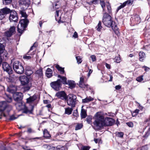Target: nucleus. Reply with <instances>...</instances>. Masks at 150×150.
Here are the masks:
<instances>
[{
	"label": "nucleus",
	"instance_id": "obj_1",
	"mask_svg": "<svg viewBox=\"0 0 150 150\" xmlns=\"http://www.w3.org/2000/svg\"><path fill=\"white\" fill-rule=\"evenodd\" d=\"M107 3L108 4L106 5V6L108 13L105 12L104 13L103 18V22L105 26L108 28L111 27L115 33L118 35L119 34V32L117 25L115 22L113 21L111 16L108 14H110L112 13L111 6L109 2Z\"/></svg>",
	"mask_w": 150,
	"mask_h": 150
},
{
	"label": "nucleus",
	"instance_id": "obj_2",
	"mask_svg": "<svg viewBox=\"0 0 150 150\" xmlns=\"http://www.w3.org/2000/svg\"><path fill=\"white\" fill-rule=\"evenodd\" d=\"M95 120L94 125L96 129H100L104 126H112L114 123V120L112 118H104L100 112H97L95 115Z\"/></svg>",
	"mask_w": 150,
	"mask_h": 150
},
{
	"label": "nucleus",
	"instance_id": "obj_3",
	"mask_svg": "<svg viewBox=\"0 0 150 150\" xmlns=\"http://www.w3.org/2000/svg\"><path fill=\"white\" fill-rule=\"evenodd\" d=\"M19 13L21 15L22 17L24 18V19H22L20 21V24L18 25V31L21 34L23 33L27 26L29 23V21L26 18L27 15L24 11H20Z\"/></svg>",
	"mask_w": 150,
	"mask_h": 150
},
{
	"label": "nucleus",
	"instance_id": "obj_4",
	"mask_svg": "<svg viewBox=\"0 0 150 150\" xmlns=\"http://www.w3.org/2000/svg\"><path fill=\"white\" fill-rule=\"evenodd\" d=\"M12 106L8 104L6 101H2L0 102V119H1V117L3 116L6 117V115L3 112L6 110L8 112L12 109Z\"/></svg>",
	"mask_w": 150,
	"mask_h": 150
},
{
	"label": "nucleus",
	"instance_id": "obj_5",
	"mask_svg": "<svg viewBox=\"0 0 150 150\" xmlns=\"http://www.w3.org/2000/svg\"><path fill=\"white\" fill-rule=\"evenodd\" d=\"M13 68L14 71L18 74H21L24 72L23 67L21 63L19 61H16L14 62Z\"/></svg>",
	"mask_w": 150,
	"mask_h": 150
},
{
	"label": "nucleus",
	"instance_id": "obj_6",
	"mask_svg": "<svg viewBox=\"0 0 150 150\" xmlns=\"http://www.w3.org/2000/svg\"><path fill=\"white\" fill-rule=\"evenodd\" d=\"M76 97L75 95H69L67 100L68 105L72 107H75L76 105Z\"/></svg>",
	"mask_w": 150,
	"mask_h": 150
},
{
	"label": "nucleus",
	"instance_id": "obj_7",
	"mask_svg": "<svg viewBox=\"0 0 150 150\" xmlns=\"http://www.w3.org/2000/svg\"><path fill=\"white\" fill-rule=\"evenodd\" d=\"M51 87L56 91H59L61 87V81L60 79L57 80L56 81L52 82L50 83Z\"/></svg>",
	"mask_w": 150,
	"mask_h": 150
},
{
	"label": "nucleus",
	"instance_id": "obj_8",
	"mask_svg": "<svg viewBox=\"0 0 150 150\" xmlns=\"http://www.w3.org/2000/svg\"><path fill=\"white\" fill-rule=\"evenodd\" d=\"M9 19L10 21L17 22L18 18L17 13L15 11H13L10 12V15L9 16Z\"/></svg>",
	"mask_w": 150,
	"mask_h": 150
},
{
	"label": "nucleus",
	"instance_id": "obj_9",
	"mask_svg": "<svg viewBox=\"0 0 150 150\" xmlns=\"http://www.w3.org/2000/svg\"><path fill=\"white\" fill-rule=\"evenodd\" d=\"M2 67L4 71H6L9 74H12L13 70L12 68L7 63L3 62L2 63Z\"/></svg>",
	"mask_w": 150,
	"mask_h": 150
},
{
	"label": "nucleus",
	"instance_id": "obj_10",
	"mask_svg": "<svg viewBox=\"0 0 150 150\" xmlns=\"http://www.w3.org/2000/svg\"><path fill=\"white\" fill-rule=\"evenodd\" d=\"M13 98L15 101L17 102L22 101L23 95L21 93L17 92L13 94Z\"/></svg>",
	"mask_w": 150,
	"mask_h": 150
},
{
	"label": "nucleus",
	"instance_id": "obj_11",
	"mask_svg": "<svg viewBox=\"0 0 150 150\" xmlns=\"http://www.w3.org/2000/svg\"><path fill=\"white\" fill-rule=\"evenodd\" d=\"M15 29L16 28L14 26L11 27L8 31L5 32L4 34L5 36L8 37H11L16 32Z\"/></svg>",
	"mask_w": 150,
	"mask_h": 150
},
{
	"label": "nucleus",
	"instance_id": "obj_12",
	"mask_svg": "<svg viewBox=\"0 0 150 150\" xmlns=\"http://www.w3.org/2000/svg\"><path fill=\"white\" fill-rule=\"evenodd\" d=\"M55 95L58 98L62 100H66L67 99V95L64 91H58Z\"/></svg>",
	"mask_w": 150,
	"mask_h": 150
},
{
	"label": "nucleus",
	"instance_id": "obj_13",
	"mask_svg": "<svg viewBox=\"0 0 150 150\" xmlns=\"http://www.w3.org/2000/svg\"><path fill=\"white\" fill-rule=\"evenodd\" d=\"M19 80L23 85H25L27 84L29 82L28 79L25 76H20Z\"/></svg>",
	"mask_w": 150,
	"mask_h": 150
},
{
	"label": "nucleus",
	"instance_id": "obj_14",
	"mask_svg": "<svg viewBox=\"0 0 150 150\" xmlns=\"http://www.w3.org/2000/svg\"><path fill=\"white\" fill-rule=\"evenodd\" d=\"M17 90V87L15 86L11 85L8 87L7 90L9 92L12 93H16L15 92Z\"/></svg>",
	"mask_w": 150,
	"mask_h": 150
},
{
	"label": "nucleus",
	"instance_id": "obj_15",
	"mask_svg": "<svg viewBox=\"0 0 150 150\" xmlns=\"http://www.w3.org/2000/svg\"><path fill=\"white\" fill-rule=\"evenodd\" d=\"M25 105L22 102V101L17 102L15 105L17 109L18 110H21L25 107Z\"/></svg>",
	"mask_w": 150,
	"mask_h": 150
},
{
	"label": "nucleus",
	"instance_id": "obj_16",
	"mask_svg": "<svg viewBox=\"0 0 150 150\" xmlns=\"http://www.w3.org/2000/svg\"><path fill=\"white\" fill-rule=\"evenodd\" d=\"M30 4V0H20L19 2L20 5H24L26 7H28Z\"/></svg>",
	"mask_w": 150,
	"mask_h": 150
},
{
	"label": "nucleus",
	"instance_id": "obj_17",
	"mask_svg": "<svg viewBox=\"0 0 150 150\" xmlns=\"http://www.w3.org/2000/svg\"><path fill=\"white\" fill-rule=\"evenodd\" d=\"M37 98L36 96L34 95L32 96H30L29 98L26 99V102L30 103L34 102Z\"/></svg>",
	"mask_w": 150,
	"mask_h": 150
},
{
	"label": "nucleus",
	"instance_id": "obj_18",
	"mask_svg": "<svg viewBox=\"0 0 150 150\" xmlns=\"http://www.w3.org/2000/svg\"><path fill=\"white\" fill-rule=\"evenodd\" d=\"M25 74L28 76H30L33 73V71L32 70L31 68L29 66H27L26 68Z\"/></svg>",
	"mask_w": 150,
	"mask_h": 150
},
{
	"label": "nucleus",
	"instance_id": "obj_19",
	"mask_svg": "<svg viewBox=\"0 0 150 150\" xmlns=\"http://www.w3.org/2000/svg\"><path fill=\"white\" fill-rule=\"evenodd\" d=\"M83 105L81 107V117L82 118H86V110L83 108Z\"/></svg>",
	"mask_w": 150,
	"mask_h": 150
},
{
	"label": "nucleus",
	"instance_id": "obj_20",
	"mask_svg": "<svg viewBox=\"0 0 150 150\" xmlns=\"http://www.w3.org/2000/svg\"><path fill=\"white\" fill-rule=\"evenodd\" d=\"M45 74L46 76L48 78L51 77L52 76V69L50 68H48L46 71Z\"/></svg>",
	"mask_w": 150,
	"mask_h": 150
},
{
	"label": "nucleus",
	"instance_id": "obj_21",
	"mask_svg": "<svg viewBox=\"0 0 150 150\" xmlns=\"http://www.w3.org/2000/svg\"><path fill=\"white\" fill-rule=\"evenodd\" d=\"M65 113L68 115H70L71 114L73 109L72 108L68 107L65 108Z\"/></svg>",
	"mask_w": 150,
	"mask_h": 150
},
{
	"label": "nucleus",
	"instance_id": "obj_22",
	"mask_svg": "<svg viewBox=\"0 0 150 150\" xmlns=\"http://www.w3.org/2000/svg\"><path fill=\"white\" fill-rule=\"evenodd\" d=\"M67 84L69 86V88H73L75 87L76 84L74 81H68L67 82Z\"/></svg>",
	"mask_w": 150,
	"mask_h": 150
},
{
	"label": "nucleus",
	"instance_id": "obj_23",
	"mask_svg": "<svg viewBox=\"0 0 150 150\" xmlns=\"http://www.w3.org/2000/svg\"><path fill=\"white\" fill-rule=\"evenodd\" d=\"M93 98L91 96L88 97H86L84 99H82V103H86L89 102L93 101Z\"/></svg>",
	"mask_w": 150,
	"mask_h": 150
},
{
	"label": "nucleus",
	"instance_id": "obj_24",
	"mask_svg": "<svg viewBox=\"0 0 150 150\" xmlns=\"http://www.w3.org/2000/svg\"><path fill=\"white\" fill-rule=\"evenodd\" d=\"M0 11H2L3 12V13H2L5 16H6L7 14L10 13L11 12L10 9L7 8H3L1 9Z\"/></svg>",
	"mask_w": 150,
	"mask_h": 150
},
{
	"label": "nucleus",
	"instance_id": "obj_25",
	"mask_svg": "<svg viewBox=\"0 0 150 150\" xmlns=\"http://www.w3.org/2000/svg\"><path fill=\"white\" fill-rule=\"evenodd\" d=\"M139 60L141 62L143 61L144 58L145 57V54L143 52H140L139 53Z\"/></svg>",
	"mask_w": 150,
	"mask_h": 150
},
{
	"label": "nucleus",
	"instance_id": "obj_26",
	"mask_svg": "<svg viewBox=\"0 0 150 150\" xmlns=\"http://www.w3.org/2000/svg\"><path fill=\"white\" fill-rule=\"evenodd\" d=\"M59 11H56V14L55 15V18L56 20L57 21H58L59 23V22H63V21H62L61 20V17H59Z\"/></svg>",
	"mask_w": 150,
	"mask_h": 150
},
{
	"label": "nucleus",
	"instance_id": "obj_27",
	"mask_svg": "<svg viewBox=\"0 0 150 150\" xmlns=\"http://www.w3.org/2000/svg\"><path fill=\"white\" fill-rule=\"evenodd\" d=\"M58 77L61 78L62 80V82L64 84H67V79L64 76H62L60 75H58Z\"/></svg>",
	"mask_w": 150,
	"mask_h": 150
},
{
	"label": "nucleus",
	"instance_id": "obj_28",
	"mask_svg": "<svg viewBox=\"0 0 150 150\" xmlns=\"http://www.w3.org/2000/svg\"><path fill=\"white\" fill-rule=\"evenodd\" d=\"M44 137L46 138H49L50 135L47 129H45L43 132Z\"/></svg>",
	"mask_w": 150,
	"mask_h": 150
},
{
	"label": "nucleus",
	"instance_id": "obj_29",
	"mask_svg": "<svg viewBox=\"0 0 150 150\" xmlns=\"http://www.w3.org/2000/svg\"><path fill=\"white\" fill-rule=\"evenodd\" d=\"M35 74L38 76L41 77L43 75L42 69H40L37 70Z\"/></svg>",
	"mask_w": 150,
	"mask_h": 150
},
{
	"label": "nucleus",
	"instance_id": "obj_30",
	"mask_svg": "<svg viewBox=\"0 0 150 150\" xmlns=\"http://www.w3.org/2000/svg\"><path fill=\"white\" fill-rule=\"evenodd\" d=\"M5 99L6 102L8 103H11L12 101V98L9 95L6 94V97Z\"/></svg>",
	"mask_w": 150,
	"mask_h": 150
},
{
	"label": "nucleus",
	"instance_id": "obj_31",
	"mask_svg": "<svg viewBox=\"0 0 150 150\" xmlns=\"http://www.w3.org/2000/svg\"><path fill=\"white\" fill-rule=\"evenodd\" d=\"M56 67L58 69V70L60 72V73L61 74H63L64 73V68L61 67H60L59 65H57L56 66Z\"/></svg>",
	"mask_w": 150,
	"mask_h": 150
},
{
	"label": "nucleus",
	"instance_id": "obj_32",
	"mask_svg": "<svg viewBox=\"0 0 150 150\" xmlns=\"http://www.w3.org/2000/svg\"><path fill=\"white\" fill-rule=\"evenodd\" d=\"M22 110H23V112L25 113H27L28 112L30 113H31V111L29 110L28 108L25 105V107L22 109Z\"/></svg>",
	"mask_w": 150,
	"mask_h": 150
},
{
	"label": "nucleus",
	"instance_id": "obj_33",
	"mask_svg": "<svg viewBox=\"0 0 150 150\" xmlns=\"http://www.w3.org/2000/svg\"><path fill=\"white\" fill-rule=\"evenodd\" d=\"M29 54H29V53H28V52L26 54L24 55L23 56V59L26 60L30 59L31 58V57L30 55H29Z\"/></svg>",
	"mask_w": 150,
	"mask_h": 150
},
{
	"label": "nucleus",
	"instance_id": "obj_34",
	"mask_svg": "<svg viewBox=\"0 0 150 150\" xmlns=\"http://www.w3.org/2000/svg\"><path fill=\"white\" fill-rule=\"evenodd\" d=\"M100 4L101 6V7L103 8V12H106V11L105 9V2L103 1H100Z\"/></svg>",
	"mask_w": 150,
	"mask_h": 150
},
{
	"label": "nucleus",
	"instance_id": "obj_35",
	"mask_svg": "<svg viewBox=\"0 0 150 150\" xmlns=\"http://www.w3.org/2000/svg\"><path fill=\"white\" fill-rule=\"evenodd\" d=\"M79 86L80 87L83 88H88V85H86L83 83H79Z\"/></svg>",
	"mask_w": 150,
	"mask_h": 150
},
{
	"label": "nucleus",
	"instance_id": "obj_36",
	"mask_svg": "<svg viewBox=\"0 0 150 150\" xmlns=\"http://www.w3.org/2000/svg\"><path fill=\"white\" fill-rule=\"evenodd\" d=\"M4 45L1 44H0V55L3 53L4 51Z\"/></svg>",
	"mask_w": 150,
	"mask_h": 150
},
{
	"label": "nucleus",
	"instance_id": "obj_37",
	"mask_svg": "<svg viewBox=\"0 0 150 150\" xmlns=\"http://www.w3.org/2000/svg\"><path fill=\"white\" fill-rule=\"evenodd\" d=\"M12 2V0H3V4L5 5H7L11 3Z\"/></svg>",
	"mask_w": 150,
	"mask_h": 150
},
{
	"label": "nucleus",
	"instance_id": "obj_38",
	"mask_svg": "<svg viewBox=\"0 0 150 150\" xmlns=\"http://www.w3.org/2000/svg\"><path fill=\"white\" fill-rule=\"evenodd\" d=\"M102 28V27L101 26V22L100 21H99L98 25L96 27L97 30L98 31H100V29Z\"/></svg>",
	"mask_w": 150,
	"mask_h": 150
},
{
	"label": "nucleus",
	"instance_id": "obj_39",
	"mask_svg": "<svg viewBox=\"0 0 150 150\" xmlns=\"http://www.w3.org/2000/svg\"><path fill=\"white\" fill-rule=\"evenodd\" d=\"M18 116H16L14 115H12L10 116L9 120L10 121L13 120L17 118Z\"/></svg>",
	"mask_w": 150,
	"mask_h": 150
},
{
	"label": "nucleus",
	"instance_id": "obj_40",
	"mask_svg": "<svg viewBox=\"0 0 150 150\" xmlns=\"http://www.w3.org/2000/svg\"><path fill=\"white\" fill-rule=\"evenodd\" d=\"M53 8L56 10L59 8L60 6L57 3H54L53 4Z\"/></svg>",
	"mask_w": 150,
	"mask_h": 150
},
{
	"label": "nucleus",
	"instance_id": "obj_41",
	"mask_svg": "<svg viewBox=\"0 0 150 150\" xmlns=\"http://www.w3.org/2000/svg\"><path fill=\"white\" fill-rule=\"evenodd\" d=\"M83 125L81 124H78L76 126L75 129L78 130L80 129L82 127Z\"/></svg>",
	"mask_w": 150,
	"mask_h": 150
},
{
	"label": "nucleus",
	"instance_id": "obj_42",
	"mask_svg": "<svg viewBox=\"0 0 150 150\" xmlns=\"http://www.w3.org/2000/svg\"><path fill=\"white\" fill-rule=\"evenodd\" d=\"M2 13H3V12L2 11H0V20H2L6 16L3 14Z\"/></svg>",
	"mask_w": 150,
	"mask_h": 150
},
{
	"label": "nucleus",
	"instance_id": "obj_43",
	"mask_svg": "<svg viewBox=\"0 0 150 150\" xmlns=\"http://www.w3.org/2000/svg\"><path fill=\"white\" fill-rule=\"evenodd\" d=\"M92 4V1L89 2H84L83 4V5L85 6V7H87L88 6V5H90Z\"/></svg>",
	"mask_w": 150,
	"mask_h": 150
},
{
	"label": "nucleus",
	"instance_id": "obj_44",
	"mask_svg": "<svg viewBox=\"0 0 150 150\" xmlns=\"http://www.w3.org/2000/svg\"><path fill=\"white\" fill-rule=\"evenodd\" d=\"M143 76H141L138 77L136 79V80L139 82H141L143 80Z\"/></svg>",
	"mask_w": 150,
	"mask_h": 150
},
{
	"label": "nucleus",
	"instance_id": "obj_45",
	"mask_svg": "<svg viewBox=\"0 0 150 150\" xmlns=\"http://www.w3.org/2000/svg\"><path fill=\"white\" fill-rule=\"evenodd\" d=\"M133 2V0H128L126 1H125V2L123 3L124 4H125V6H126V4H132V2Z\"/></svg>",
	"mask_w": 150,
	"mask_h": 150
},
{
	"label": "nucleus",
	"instance_id": "obj_46",
	"mask_svg": "<svg viewBox=\"0 0 150 150\" xmlns=\"http://www.w3.org/2000/svg\"><path fill=\"white\" fill-rule=\"evenodd\" d=\"M27 132L28 133H29L35 132V131L30 128H28V130Z\"/></svg>",
	"mask_w": 150,
	"mask_h": 150
},
{
	"label": "nucleus",
	"instance_id": "obj_47",
	"mask_svg": "<svg viewBox=\"0 0 150 150\" xmlns=\"http://www.w3.org/2000/svg\"><path fill=\"white\" fill-rule=\"evenodd\" d=\"M150 134V128H149L148 131L146 132L145 135L143 136L144 137H147Z\"/></svg>",
	"mask_w": 150,
	"mask_h": 150
},
{
	"label": "nucleus",
	"instance_id": "obj_48",
	"mask_svg": "<svg viewBox=\"0 0 150 150\" xmlns=\"http://www.w3.org/2000/svg\"><path fill=\"white\" fill-rule=\"evenodd\" d=\"M90 147L88 146H83L81 149V150H89Z\"/></svg>",
	"mask_w": 150,
	"mask_h": 150
},
{
	"label": "nucleus",
	"instance_id": "obj_49",
	"mask_svg": "<svg viewBox=\"0 0 150 150\" xmlns=\"http://www.w3.org/2000/svg\"><path fill=\"white\" fill-rule=\"evenodd\" d=\"M125 6V4H124V3H123L122 4H121L120 6H119L117 9V12H118V11L120 9H121L122 8H123Z\"/></svg>",
	"mask_w": 150,
	"mask_h": 150
},
{
	"label": "nucleus",
	"instance_id": "obj_50",
	"mask_svg": "<svg viewBox=\"0 0 150 150\" xmlns=\"http://www.w3.org/2000/svg\"><path fill=\"white\" fill-rule=\"evenodd\" d=\"M76 59L77 60V62L78 64H80L81 63L82 61L81 59L79 57V56H76Z\"/></svg>",
	"mask_w": 150,
	"mask_h": 150
},
{
	"label": "nucleus",
	"instance_id": "obj_51",
	"mask_svg": "<svg viewBox=\"0 0 150 150\" xmlns=\"http://www.w3.org/2000/svg\"><path fill=\"white\" fill-rule=\"evenodd\" d=\"M73 115L75 117H77L78 116V114L77 111V109L74 110L73 113Z\"/></svg>",
	"mask_w": 150,
	"mask_h": 150
},
{
	"label": "nucleus",
	"instance_id": "obj_52",
	"mask_svg": "<svg viewBox=\"0 0 150 150\" xmlns=\"http://www.w3.org/2000/svg\"><path fill=\"white\" fill-rule=\"evenodd\" d=\"M123 133L122 132H118L117 133V137H122L123 136Z\"/></svg>",
	"mask_w": 150,
	"mask_h": 150
},
{
	"label": "nucleus",
	"instance_id": "obj_53",
	"mask_svg": "<svg viewBox=\"0 0 150 150\" xmlns=\"http://www.w3.org/2000/svg\"><path fill=\"white\" fill-rule=\"evenodd\" d=\"M30 88V87H29V86H25L23 88V91L24 92H26L27 91H29Z\"/></svg>",
	"mask_w": 150,
	"mask_h": 150
},
{
	"label": "nucleus",
	"instance_id": "obj_54",
	"mask_svg": "<svg viewBox=\"0 0 150 150\" xmlns=\"http://www.w3.org/2000/svg\"><path fill=\"white\" fill-rule=\"evenodd\" d=\"M115 62L117 63H119L120 62V58L119 57H117L115 58Z\"/></svg>",
	"mask_w": 150,
	"mask_h": 150
},
{
	"label": "nucleus",
	"instance_id": "obj_55",
	"mask_svg": "<svg viewBox=\"0 0 150 150\" xmlns=\"http://www.w3.org/2000/svg\"><path fill=\"white\" fill-rule=\"evenodd\" d=\"M90 58L91 59L92 61L93 62L95 61L96 60V58L95 55H92L91 56Z\"/></svg>",
	"mask_w": 150,
	"mask_h": 150
},
{
	"label": "nucleus",
	"instance_id": "obj_56",
	"mask_svg": "<svg viewBox=\"0 0 150 150\" xmlns=\"http://www.w3.org/2000/svg\"><path fill=\"white\" fill-rule=\"evenodd\" d=\"M37 44L35 43L33 45H32L31 47H30V50H29V52H28V53H29V52H30V51L32 50H33V47H36L37 46Z\"/></svg>",
	"mask_w": 150,
	"mask_h": 150
},
{
	"label": "nucleus",
	"instance_id": "obj_57",
	"mask_svg": "<svg viewBox=\"0 0 150 150\" xmlns=\"http://www.w3.org/2000/svg\"><path fill=\"white\" fill-rule=\"evenodd\" d=\"M126 124L130 127H132L133 126V123L132 122H127Z\"/></svg>",
	"mask_w": 150,
	"mask_h": 150
},
{
	"label": "nucleus",
	"instance_id": "obj_58",
	"mask_svg": "<svg viewBox=\"0 0 150 150\" xmlns=\"http://www.w3.org/2000/svg\"><path fill=\"white\" fill-rule=\"evenodd\" d=\"M139 111V110L138 109H136L133 112V113L132 114V115L133 116V114L134 113H135V114L134 115V116L137 115Z\"/></svg>",
	"mask_w": 150,
	"mask_h": 150
},
{
	"label": "nucleus",
	"instance_id": "obj_59",
	"mask_svg": "<svg viewBox=\"0 0 150 150\" xmlns=\"http://www.w3.org/2000/svg\"><path fill=\"white\" fill-rule=\"evenodd\" d=\"M141 150H148V148L146 146H143L141 147Z\"/></svg>",
	"mask_w": 150,
	"mask_h": 150
},
{
	"label": "nucleus",
	"instance_id": "obj_60",
	"mask_svg": "<svg viewBox=\"0 0 150 150\" xmlns=\"http://www.w3.org/2000/svg\"><path fill=\"white\" fill-rule=\"evenodd\" d=\"M23 148L25 150H33L32 149H30L27 146H24L23 147Z\"/></svg>",
	"mask_w": 150,
	"mask_h": 150
},
{
	"label": "nucleus",
	"instance_id": "obj_61",
	"mask_svg": "<svg viewBox=\"0 0 150 150\" xmlns=\"http://www.w3.org/2000/svg\"><path fill=\"white\" fill-rule=\"evenodd\" d=\"M142 68H144V70L146 71H148L149 69V68L145 66L143 67Z\"/></svg>",
	"mask_w": 150,
	"mask_h": 150
},
{
	"label": "nucleus",
	"instance_id": "obj_62",
	"mask_svg": "<svg viewBox=\"0 0 150 150\" xmlns=\"http://www.w3.org/2000/svg\"><path fill=\"white\" fill-rule=\"evenodd\" d=\"M84 81V79L83 77H81L80 78V81L79 82V83H83Z\"/></svg>",
	"mask_w": 150,
	"mask_h": 150
},
{
	"label": "nucleus",
	"instance_id": "obj_63",
	"mask_svg": "<svg viewBox=\"0 0 150 150\" xmlns=\"http://www.w3.org/2000/svg\"><path fill=\"white\" fill-rule=\"evenodd\" d=\"M98 0H93L92 1V3L94 4H96L98 2Z\"/></svg>",
	"mask_w": 150,
	"mask_h": 150
},
{
	"label": "nucleus",
	"instance_id": "obj_64",
	"mask_svg": "<svg viewBox=\"0 0 150 150\" xmlns=\"http://www.w3.org/2000/svg\"><path fill=\"white\" fill-rule=\"evenodd\" d=\"M73 36V37H74L75 38H76L77 37H78L77 33L76 32H74Z\"/></svg>",
	"mask_w": 150,
	"mask_h": 150
}]
</instances>
